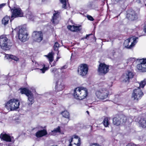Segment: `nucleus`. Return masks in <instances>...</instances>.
I'll return each mask as SVG.
<instances>
[{
  "label": "nucleus",
  "mask_w": 146,
  "mask_h": 146,
  "mask_svg": "<svg viewBox=\"0 0 146 146\" xmlns=\"http://www.w3.org/2000/svg\"><path fill=\"white\" fill-rule=\"evenodd\" d=\"M88 95L87 89L81 87L76 88L74 90L73 96L77 99L82 100L85 99Z\"/></svg>",
  "instance_id": "f257e3e1"
},
{
  "label": "nucleus",
  "mask_w": 146,
  "mask_h": 146,
  "mask_svg": "<svg viewBox=\"0 0 146 146\" xmlns=\"http://www.w3.org/2000/svg\"><path fill=\"white\" fill-rule=\"evenodd\" d=\"M20 104V102L18 100L13 99L7 102L5 107L9 111H13L17 109Z\"/></svg>",
  "instance_id": "f03ea898"
},
{
  "label": "nucleus",
  "mask_w": 146,
  "mask_h": 146,
  "mask_svg": "<svg viewBox=\"0 0 146 146\" xmlns=\"http://www.w3.org/2000/svg\"><path fill=\"white\" fill-rule=\"evenodd\" d=\"M11 45L9 43V40L5 35L0 36V47L4 50H9L11 48Z\"/></svg>",
  "instance_id": "7ed1b4c3"
},
{
  "label": "nucleus",
  "mask_w": 146,
  "mask_h": 146,
  "mask_svg": "<svg viewBox=\"0 0 146 146\" xmlns=\"http://www.w3.org/2000/svg\"><path fill=\"white\" fill-rule=\"evenodd\" d=\"M21 94H25L28 97L27 103L29 106L31 105L34 102V97L33 93L26 88L20 89Z\"/></svg>",
  "instance_id": "20e7f679"
},
{
  "label": "nucleus",
  "mask_w": 146,
  "mask_h": 146,
  "mask_svg": "<svg viewBox=\"0 0 146 146\" xmlns=\"http://www.w3.org/2000/svg\"><path fill=\"white\" fill-rule=\"evenodd\" d=\"M19 38L23 42H25L28 40L29 38L28 34L26 28L22 27L20 29L18 32Z\"/></svg>",
  "instance_id": "39448f33"
},
{
  "label": "nucleus",
  "mask_w": 146,
  "mask_h": 146,
  "mask_svg": "<svg viewBox=\"0 0 146 146\" xmlns=\"http://www.w3.org/2000/svg\"><path fill=\"white\" fill-rule=\"evenodd\" d=\"M109 94L108 90L105 88H102L96 93L97 97L101 100H104L107 98Z\"/></svg>",
  "instance_id": "423d86ee"
},
{
  "label": "nucleus",
  "mask_w": 146,
  "mask_h": 146,
  "mask_svg": "<svg viewBox=\"0 0 146 146\" xmlns=\"http://www.w3.org/2000/svg\"><path fill=\"white\" fill-rule=\"evenodd\" d=\"M138 38L133 37L129 38L125 41L124 44L125 47L128 48H131L137 42L136 40Z\"/></svg>",
  "instance_id": "0eeeda50"
},
{
  "label": "nucleus",
  "mask_w": 146,
  "mask_h": 146,
  "mask_svg": "<svg viewBox=\"0 0 146 146\" xmlns=\"http://www.w3.org/2000/svg\"><path fill=\"white\" fill-rule=\"evenodd\" d=\"M143 95V94L140 88H137L134 90L132 94V98L136 102L140 99Z\"/></svg>",
  "instance_id": "6e6552de"
},
{
  "label": "nucleus",
  "mask_w": 146,
  "mask_h": 146,
  "mask_svg": "<svg viewBox=\"0 0 146 146\" xmlns=\"http://www.w3.org/2000/svg\"><path fill=\"white\" fill-rule=\"evenodd\" d=\"M11 10L12 11V14L11 16L12 19H11V21L14 18L18 17H22L23 16V13L20 8L19 7H14L13 9H11Z\"/></svg>",
  "instance_id": "1a4fd4ad"
},
{
  "label": "nucleus",
  "mask_w": 146,
  "mask_h": 146,
  "mask_svg": "<svg viewBox=\"0 0 146 146\" xmlns=\"http://www.w3.org/2000/svg\"><path fill=\"white\" fill-rule=\"evenodd\" d=\"M126 118L123 115H117L114 118L113 120V123L117 125H119L121 123L125 122Z\"/></svg>",
  "instance_id": "9d476101"
},
{
  "label": "nucleus",
  "mask_w": 146,
  "mask_h": 146,
  "mask_svg": "<svg viewBox=\"0 0 146 146\" xmlns=\"http://www.w3.org/2000/svg\"><path fill=\"white\" fill-rule=\"evenodd\" d=\"M137 68L142 72H146V58L139 59Z\"/></svg>",
  "instance_id": "9b49d317"
},
{
  "label": "nucleus",
  "mask_w": 146,
  "mask_h": 146,
  "mask_svg": "<svg viewBox=\"0 0 146 146\" xmlns=\"http://www.w3.org/2000/svg\"><path fill=\"white\" fill-rule=\"evenodd\" d=\"M32 37L34 41L40 42L43 39V34L41 31H34L33 33Z\"/></svg>",
  "instance_id": "f8f14e48"
},
{
  "label": "nucleus",
  "mask_w": 146,
  "mask_h": 146,
  "mask_svg": "<svg viewBox=\"0 0 146 146\" xmlns=\"http://www.w3.org/2000/svg\"><path fill=\"white\" fill-rule=\"evenodd\" d=\"M88 65L85 64L81 65L78 70V74L82 76H85L88 73Z\"/></svg>",
  "instance_id": "ddd939ff"
},
{
  "label": "nucleus",
  "mask_w": 146,
  "mask_h": 146,
  "mask_svg": "<svg viewBox=\"0 0 146 146\" xmlns=\"http://www.w3.org/2000/svg\"><path fill=\"white\" fill-rule=\"evenodd\" d=\"M109 66L104 63H101L99 66L98 71L101 74H105L108 72Z\"/></svg>",
  "instance_id": "4468645a"
},
{
  "label": "nucleus",
  "mask_w": 146,
  "mask_h": 146,
  "mask_svg": "<svg viewBox=\"0 0 146 146\" xmlns=\"http://www.w3.org/2000/svg\"><path fill=\"white\" fill-rule=\"evenodd\" d=\"M133 76L134 75L131 72L128 71L122 76L121 78L123 82L128 83L129 80L133 78Z\"/></svg>",
  "instance_id": "2eb2a0df"
},
{
  "label": "nucleus",
  "mask_w": 146,
  "mask_h": 146,
  "mask_svg": "<svg viewBox=\"0 0 146 146\" xmlns=\"http://www.w3.org/2000/svg\"><path fill=\"white\" fill-rule=\"evenodd\" d=\"M59 20V12L58 11H55V13L53 14L51 21L54 25H56L58 23Z\"/></svg>",
  "instance_id": "dca6fc26"
},
{
  "label": "nucleus",
  "mask_w": 146,
  "mask_h": 146,
  "mask_svg": "<svg viewBox=\"0 0 146 146\" xmlns=\"http://www.w3.org/2000/svg\"><path fill=\"white\" fill-rule=\"evenodd\" d=\"M64 86L62 79L58 80L56 82V90L57 91H61L64 88Z\"/></svg>",
  "instance_id": "f3484780"
},
{
  "label": "nucleus",
  "mask_w": 146,
  "mask_h": 146,
  "mask_svg": "<svg viewBox=\"0 0 146 146\" xmlns=\"http://www.w3.org/2000/svg\"><path fill=\"white\" fill-rule=\"evenodd\" d=\"M127 17L129 20L133 21L137 19V16L135 11L133 10L128 11L126 15Z\"/></svg>",
  "instance_id": "a211bd4d"
},
{
  "label": "nucleus",
  "mask_w": 146,
  "mask_h": 146,
  "mask_svg": "<svg viewBox=\"0 0 146 146\" xmlns=\"http://www.w3.org/2000/svg\"><path fill=\"white\" fill-rule=\"evenodd\" d=\"M47 134V132L46 129H43L38 131L36 133L35 135L36 137L39 138L45 136Z\"/></svg>",
  "instance_id": "6ab92c4d"
},
{
  "label": "nucleus",
  "mask_w": 146,
  "mask_h": 146,
  "mask_svg": "<svg viewBox=\"0 0 146 146\" xmlns=\"http://www.w3.org/2000/svg\"><path fill=\"white\" fill-rule=\"evenodd\" d=\"M0 138L1 139L7 142H10L11 140V137L6 134L1 133V135Z\"/></svg>",
  "instance_id": "aec40b11"
},
{
  "label": "nucleus",
  "mask_w": 146,
  "mask_h": 146,
  "mask_svg": "<svg viewBox=\"0 0 146 146\" xmlns=\"http://www.w3.org/2000/svg\"><path fill=\"white\" fill-rule=\"evenodd\" d=\"M10 19L9 17L6 16L4 17L2 21V23L4 25H5L8 24L9 21Z\"/></svg>",
  "instance_id": "412c9836"
},
{
  "label": "nucleus",
  "mask_w": 146,
  "mask_h": 146,
  "mask_svg": "<svg viewBox=\"0 0 146 146\" xmlns=\"http://www.w3.org/2000/svg\"><path fill=\"white\" fill-rule=\"evenodd\" d=\"M60 132V127L58 126L57 127L55 128L53 130L51 131V132L50 133V134L52 135H55L56 133Z\"/></svg>",
  "instance_id": "4be33fe9"
},
{
  "label": "nucleus",
  "mask_w": 146,
  "mask_h": 146,
  "mask_svg": "<svg viewBox=\"0 0 146 146\" xmlns=\"http://www.w3.org/2000/svg\"><path fill=\"white\" fill-rule=\"evenodd\" d=\"M140 125L143 127H146V119H141L139 121Z\"/></svg>",
  "instance_id": "5701e85b"
},
{
  "label": "nucleus",
  "mask_w": 146,
  "mask_h": 146,
  "mask_svg": "<svg viewBox=\"0 0 146 146\" xmlns=\"http://www.w3.org/2000/svg\"><path fill=\"white\" fill-rule=\"evenodd\" d=\"M26 17L28 19L31 20L32 21H34V18L35 17H34L32 13L31 12H29L28 14L26 15Z\"/></svg>",
  "instance_id": "b1692460"
},
{
  "label": "nucleus",
  "mask_w": 146,
  "mask_h": 146,
  "mask_svg": "<svg viewBox=\"0 0 146 146\" xmlns=\"http://www.w3.org/2000/svg\"><path fill=\"white\" fill-rule=\"evenodd\" d=\"M62 114L63 116L66 118L69 119L70 115L69 113L67 111H65L62 112Z\"/></svg>",
  "instance_id": "393cba45"
},
{
  "label": "nucleus",
  "mask_w": 146,
  "mask_h": 146,
  "mask_svg": "<svg viewBox=\"0 0 146 146\" xmlns=\"http://www.w3.org/2000/svg\"><path fill=\"white\" fill-rule=\"evenodd\" d=\"M43 66L42 68L40 69L37 68V69L38 70L39 72L41 73H44L45 71L48 69V68L47 67H45L44 64H43Z\"/></svg>",
  "instance_id": "a878e982"
},
{
  "label": "nucleus",
  "mask_w": 146,
  "mask_h": 146,
  "mask_svg": "<svg viewBox=\"0 0 146 146\" xmlns=\"http://www.w3.org/2000/svg\"><path fill=\"white\" fill-rule=\"evenodd\" d=\"M48 58L50 62H52L53 61V55L52 53H49L47 55H45Z\"/></svg>",
  "instance_id": "bb28decb"
},
{
  "label": "nucleus",
  "mask_w": 146,
  "mask_h": 146,
  "mask_svg": "<svg viewBox=\"0 0 146 146\" xmlns=\"http://www.w3.org/2000/svg\"><path fill=\"white\" fill-rule=\"evenodd\" d=\"M103 122L104 125L105 127H107L109 124L108 119L107 117H106L104 118Z\"/></svg>",
  "instance_id": "cd10ccee"
},
{
  "label": "nucleus",
  "mask_w": 146,
  "mask_h": 146,
  "mask_svg": "<svg viewBox=\"0 0 146 146\" xmlns=\"http://www.w3.org/2000/svg\"><path fill=\"white\" fill-rule=\"evenodd\" d=\"M139 87L142 88H143L144 86L146 84V80H145L141 81L139 84Z\"/></svg>",
  "instance_id": "c85d7f7f"
},
{
  "label": "nucleus",
  "mask_w": 146,
  "mask_h": 146,
  "mask_svg": "<svg viewBox=\"0 0 146 146\" xmlns=\"http://www.w3.org/2000/svg\"><path fill=\"white\" fill-rule=\"evenodd\" d=\"M73 138V141L75 142H78L80 143V138H79L78 136L76 135H74Z\"/></svg>",
  "instance_id": "c756f323"
},
{
  "label": "nucleus",
  "mask_w": 146,
  "mask_h": 146,
  "mask_svg": "<svg viewBox=\"0 0 146 146\" xmlns=\"http://www.w3.org/2000/svg\"><path fill=\"white\" fill-rule=\"evenodd\" d=\"M60 2L62 4V7L64 9H66V0H61Z\"/></svg>",
  "instance_id": "7c9ffc66"
},
{
  "label": "nucleus",
  "mask_w": 146,
  "mask_h": 146,
  "mask_svg": "<svg viewBox=\"0 0 146 146\" xmlns=\"http://www.w3.org/2000/svg\"><path fill=\"white\" fill-rule=\"evenodd\" d=\"M59 46L58 43L57 42H55L54 46V50H58V48L59 47Z\"/></svg>",
  "instance_id": "2f4dec72"
},
{
  "label": "nucleus",
  "mask_w": 146,
  "mask_h": 146,
  "mask_svg": "<svg viewBox=\"0 0 146 146\" xmlns=\"http://www.w3.org/2000/svg\"><path fill=\"white\" fill-rule=\"evenodd\" d=\"M80 142H74V143L70 144L69 146H80Z\"/></svg>",
  "instance_id": "473e14b6"
},
{
  "label": "nucleus",
  "mask_w": 146,
  "mask_h": 146,
  "mask_svg": "<svg viewBox=\"0 0 146 146\" xmlns=\"http://www.w3.org/2000/svg\"><path fill=\"white\" fill-rule=\"evenodd\" d=\"M67 28L68 29L70 30L71 31H74V26H71L68 25L67 27Z\"/></svg>",
  "instance_id": "72a5a7b5"
},
{
  "label": "nucleus",
  "mask_w": 146,
  "mask_h": 146,
  "mask_svg": "<svg viewBox=\"0 0 146 146\" xmlns=\"http://www.w3.org/2000/svg\"><path fill=\"white\" fill-rule=\"evenodd\" d=\"M80 26H74V31H79L80 30Z\"/></svg>",
  "instance_id": "f704fd0d"
},
{
  "label": "nucleus",
  "mask_w": 146,
  "mask_h": 146,
  "mask_svg": "<svg viewBox=\"0 0 146 146\" xmlns=\"http://www.w3.org/2000/svg\"><path fill=\"white\" fill-rule=\"evenodd\" d=\"M12 57L11 58V59H13L16 61H17L18 60H19V59L18 58H17L15 56L12 55Z\"/></svg>",
  "instance_id": "c9c22d12"
},
{
  "label": "nucleus",
  "mask_w": 146,
  "mask_h": 146,
  "mask_svg": "<svg viewBox=\"0 0 146 146\" xmlns=\"http://www.w3.org/2000/svg\"><path fill=\"white\" fill-rule=\"evenodd\" d=\"M12 55L11 54H7L5 56V57L7 59H11V58L12 57Z\"/></svg>",
  "instance_id": "e433bc0d"
},
{
  "label": "nucleus",
  "mask_w": 146,
  "mask_h": 146,
  "mask_svg": "<svg viewBox=\"0 0 146 146\" xmlns=\"http://www.w3.org/2000/svg\"><path fill=\"white\" fill-rule=\"evenodd\" d=\"M87 17L88 19L90 21H93L94 20V19L93 17L91 16L90 15H88L87 16Z\"/></svg>",
  "instance_id": "4c0bfd02"
},
{
  "label": "nucleus",
  "mask_w": 146,
  "mask_h": 146,
  "mask_svg": "<svg viewBox=\"0 0 146 146\" xmlns=\"http://www.w3.org/2000/svg\"><path fill=\"white\" fill-rule=\"evenodd\" d=\"M51 72L54 73L56 71V69L55 68H52L50 70Z\"/></svg>",
  "instance_id": "58836bf2"
},
{
  "label": "nucleus",
  "mask_w": 146,
  "mask_h": 146,
  "mask_svg": "<svg viewBox=\"0 0 146 146\" xmlns=\"http://www.w3.org/2000/svg\"><path fill=\"white\" fill-rule=\"evenodd\" d=\"M126 146H137L135 144L133 143H129L127 144Z\"/></svg>",
  "instance_id": "ea45409f"
},
{
  "label": "nucleus",
  "mask_w": 146,
  "mask_h": 146,
  "mask_svg": "<svg viewBox=\"0 0 146 146\" xmlns=\"http://www.w3.org/2000/svg\"><path fill=\"white\" fill-rule=\"evenodd\" d=\"M6 3H2L0 4V9L2 8L3 7L5 6L6 5Z\"/></svg>",
  "instance_id": "a19ab883"
},
{
  "label": "nucleus",
  "mask_w": 146,
  "mask_h": 146,
  "mask_svg": "<svg viewBox=\"0 0 146 146\" xmlns=\"http://www.w3.org/2000/svg\"><path fill=\"white\" fill-rule=\"evenodd\" d=\"M98 144L97 143H93L90 145V146H98Z\"/></svg>",
  "instance_id": "79ce46f5"
},
{
  "label": "nucleus",
  "mask_w": 146,
  "mask_h": 146,
  "mask_svg": "<svg viewBox=\"0 0 146 146\" xmlns=\"http://www.w3.org/2000/svg\"><path fill=\"white\" fill-rule=\"evenodd\" d=\"M15 121L16 122H17L18 123H19L20 122V120L18 118L16 119H15Z\"/></svg>",
  "instance_id": "37998d69"
},
{
  "label": "nucleus",
  "mask_w": 146,
  "mask_h": 146,
  "mask_svg": "<svg viewBox=\"0 0 146 146\" xmlns=\"http://www.w3.org/2000/svg\"><path fill=\"white\" fill-rule=\"evenodd\" d=\"M91 35H92V34H91L89 35H86L85 37H84V38L88 39V37L89 36Z\"/></svg>",
  "instance_id": "c03bdc74"
},
{
  "label": "nucleus",
  "mask_w": 146,
  "mask_h": 146,
  "mask_svg": "<svg viewBox=\"0 0 146 146\" xmlns=\"http://www.w3.org/2000/svg\"><path fill=\"white\" fill-rule=\"evenodd\" d=\"M72 141H73V138L72 137L69 140L70 144H71V143L72 142Z\"/></svg>",
  "instance_id": "a18cd8bd"
},
{
  "label": "nucleus",
  "mask_w": 146,
  "mask_h": 146,
  "mask_svg": "<svg viewBox=\"0 0 146 146\" xmlns=\"http://www.w3.org/2000/svg\"><path fill=\"white\" fill-rule=\"evenodd\" d=\"M144 30L145 33H146V25L144 26Z\"/></svg>",
  "instance_id": "49530a36"
},
{
  "label": "nucleus",
  "mask_w": 146,
  "mask_h": 146,
  "mask_svg": "<svg viewBox=\"0 0 146 146\" xmlns=\"http://www.w3.org/2000/svg\"><path fill=\"white\" fill-rule=\"evenodd\" d=\"M140 0H137L136 2L138 3H140Z\"/></svg>",
  "instance_id": "de8ad7c7"
},
{
  "label": "nucleus",
  "mask_w": 146,
  "mask_h": 146,
  "mask_svg": "<svg viewBox=\"0 0 146 146\" xmlns=\"http://www.w3.org/2000/svg\"><path fill=\"white\" fill-rule=\"evenodd\" d=\"M66 68V66H65L62 67V69H63Z\"/></svg>",
  "instance_id": "09e8293b"
},
{
  "label": "nucleus",
  "mask_w": 146,
  "mask_h": 146,
  "mask_svg": "<svg viewBox=\"0 0 146 146\" xmlns=\"http://www.w3.org/2000/svg\"><path fill=\"white\" fill-rule=\"evenodd\" d=\"M123 0H115V1L117 2H118L120 1H122Z\"/></svg>",
  "instance_id": "8fccbe9b"
},
{
  "label": "nucleus",
  "mask_w": 146,
  "mask_h": 146,
  "mask_svg": "<svg viewBox=\"0 0 146 146\" xmlns=\"http://www.w3.org/2000/svg\"><path fill=\"white\" fill-rule=\"evenodd\" d=\"M135 121H137V122L139 121V119H135Z\"/></svg>",
  "instance_id": "3c124183"
},
{
  "label": "nucleus",
  "mask_w": 146,
  "mask_h": 146,
  "mask_svg": "<svg viewBox=\"0 0 146 146\" xmlns=\"http://www.w3.org/2000/svg\"><path fill=\"white\" fill-rule=\"evenodd\" d=\"M60 58V57H58V56L57 58V61Z\"/></svg>",
  "instance_id": "603ef678"
},
{
  "label": "nucleus",
  "mask_w": 146,
  "mask_h": 146,
  "mask_svg": "<svg viewBox=\"0 0 146 146\" xmlns=\"http://www.w3.org/2000/svg\"><path fill=\"white\" fill-rule=\"evenodd\" d=\"M112 86V83H111V84L110 85V86Z\"/></svg>",
  "instance_id": "864d4df0"
},
{
  "label": "nucleus",
  "mask_w": 146,
  "mask_h": 146,
  "mask_svg": "<svg viewBox=\"0 0 146 146\" xmlns=\"http://www.w3.org/2000/svg\"><path fill=\"white\" fill-rule=\"evenodd\" d=\"M86 112L88 113V114H89V111H86Z\"/></svg>",
  "instance_id": "5fc2aeb1"
},
{
  "label": "nucleus",
  "mask_w": 146,
  "mask_h": 146,
  "mask_svg": "<svg viewBox=\"0 0 146 146\" xmlns=\"http://www.w3.org/2000/svg\"><path fill=\"white\" fill-rule=\"evenodd\" d=\"M132 59H134V58H132Z\"/></svg>",
  "instance_id": "6e6d98bb"
},
{
  "label": "nucleus",
  "mask_w": 146,
  "mask_h": 146,
  "mask_svg": "<svg viewBox=\"0 0 146 146\" xmlns=\"http://www.w3.org/2000/svg\"><path fill=\"white\" fill-rule=\"evenodd\" d=\"M98 146H100V145H99L98 144Z\"/></svg>",
  "instance_id": "4d7b16f0"
},
{
  "label": "nucleus",
  "mask_w": 146,
  "mask_h": 146,
  "mask_svg": "<svg viewBox=\"0 0 146 146\" xmlns=\"http://www.w3.org/2000/svg\"><path fill=\"white\" fill-rule=\"evenodd\" d=\"M17 28H16V29H16V30H17Z\"/></svg>",
  "instance_id": "13d9d810"
}]
</instances>
